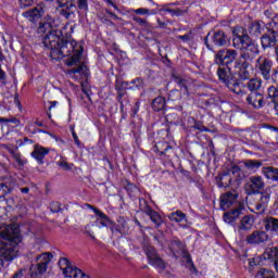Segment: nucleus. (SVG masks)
<instances>
[{
  "label": "nucleus",
  "instance_id": "f257e3e1",
  "mask_svg": "<svg viewBox=\"0 0 278 278\" xmlns=\"http://www.w3.org/2000/svg\"><path fill=\"white\" fill-rule=\"evenodd\" d=\"M232 47L239 49L240 53L238 55V50L235 49H220L214 55V62L217 66L229 68L235 62V68L238 71V76L241 81H247L251 79V72L249 68L253 67V62L255 58L260 55V48L243 27L237 26L233 29Z\"/></svg>",
  "mask_w": 278,
  "mask_h": 278
},
{
  "label": "nucleus",
  "instance_id": "f03ea898",
  "mask_svg": "<svg viewBox=\"0 0 278 278\" xmlns=\"http://www.w3.org/2000/svg\"><path fill=\"white\" fill-rule=\"evenodd\" d=\"M47 18L49 22L39 23L38 27L40 34H45L48 27H50L49 33L43 38L45 47L51 50H59L61 54L66 53L67 48L75 50V47H77L75 39L64 40V33L62 31V28H58V25L53 26L55 21H53V17L50 15H48Z\"/></svg>",
  "mask_w": 278,
  "mask_h": 278
},
{
  "label": "nucleus",
  "instance_id": "7ed1b4c3",
  "mask_svg": "<svg viewBox=\"0 0 278 278\" xmlns=\"http://www.w3.org/2000/svg\"><path fill=\"white\" fill-rule=\"evenodd\" d=\"M4 242L0 239V268L5 266L4 262H12L16 257V244L21 242V229L15 224H11L2 231Z\"/></svg>",
  "mask_w": 278,
  "mask_h": 278
},
{
  "label": "nucleus",
  "instance_id": "20e7f679",
  "mask_svg": "<svg viewBox=\"0 0 278 278\" xmlns=\"http://www.w3.org/2000/svg\"><path fill=\"white\" fill-rule=\"evenodd\" d=\"M217 76L219 81H222V84H225L230 92L239 94V97H244V94H247V91L242 89V87H244V84L231 74V67L219 66L217 70Z\"/></svg>",
  "mask_w": 278,
  "mask_h": 278
},
{
  "label": "nucleus",
  "instance_id": "39448f33",
  "mask_svg": "<svg viewBox=\"0 0 278 278\" xmlns=\"http://www.w3.org/2000/svg\"><path fill=\"white\" fill-rule=\"evenodd\" d=\"M242 181V169L238 165H233L226 172H223L216 177L218 188H229L231 184L240 186Z\"/></svg>",
  "mask_w": 278,
  "mask_h": 278
},
{
  "label": "nucleus",
  "instance_id": "423d86ee",
  "mask_svg": "<svg viewBox=\"0 0 278 278\" xmlns=\"http://www.w3.org/2000/svg\"><path fill=\"white\" fill-rule=\"evenodd\" d=\"M53 260V253L43 252L36 256L37 264H33L29 267L30 278H42V275L47 273L49 268V264H51Z\"/></svg>",
  "mask_w": 278,
  "mask_h": 278
},
{
  "label": "nucleus",
  "instance_id": "0eeeda50",
  "mask_svg": "<svg viewBox=\"0 0 278 278\" xmlns=\"http://www.w3.org/2000/svg\"><path fill=\"white\" fill-rule=\"evenodd\" d=\"M255 71L265 81H270V73H273V60L261 55L255 61Z\"/></svg>",
  "mask_w": 278,
  "mask_h": 278
},
{
  "label": "nucleus",
  "instance_id": "6e6552de",
  "mask_svg": "<svg viewBox=\"0 0 278 278\" xmlns=\"http://www.w3.org/2000/svg\"><path fill=\"white\" fill-rule=\"evenodd\" d=\"M266 184L262 176H251L244 185L245 194L253 197V194H261Z\"/></svg>",
  "mask_w": 278,
  "mask_h": 278
},
{
  "label": "nucleus",
  "instance_id": "1a4fd4ad",
  "mask_svg": "<svg viewBox=\"0 0 278 278\" xmlns=\"http://www.w3.org/2000/svg\"><path fill=\"white\" fill-rule=\"evenodd\" d=\"M56 10H59V14L66 18V21H68V18H71V16H73V14H75V11L77 10V5L73 1L56 0Z\"/></svg>",
  "mask_w": 278,
  "mask_h": 278
},
{
  "label": "nucleus",
  "instance_id": "9d476101",
  "mask_svg": "<svg viewBox=\"0 0 278 278\" xmlns=\"http://www.w3.org/2000/svg\"><path fill=\"white\" fill-rule=\"evenodd\" d=\"M261 45L264 51H266V49H275L278 46L277 31L267 28V31L261 37Z\"/></svg>",
  "mask_w": 278,
  "mask_h": 278
},
{
  "label": "nucleus",
  "instance_id": "9b49d317",
  "mask_svg": "<svg viewBox=\"0 0 278 278\" xmlns=\"http://www.w3.org/2000/svg\"><path fill=\"white\" fill-rule=\"evenodd\" d=\"M269 238L270 237L268 236L267 231L254 230L245 237V242L247 244H252V245L266 244Z\"/></svg>",
  "mask_w": 278,
  "mask_h": 278
},
{
  "label": "nucleus",
  "instance_id": "f8f14e48",
  "mask_svg": "<svg viewBox=\"0 0 278 278\" xmlns=\"http://www.w3.org/2000/svg\"><path fill=\"white\" fill-rule=\"evenodd\" d=\"M273 194V190L270 187H267L264 192H262L261 199L254 205V214H264L268 207V202L270 201V195Z\"/></svg>",
  "mask_w": 278,
  "mask_h": 278
},
{
  "label": "nucleus",
  "instance_id": "ddd939ff",
  "mask_svg": "<svg viewBox=\"0 0 278 278\" xmlns=\"http://www.w3.org/2000/svg\"><path fill=\"white\" fill-rule=\"evenodd\" d=\"M248 105H251L253 110H262L266 105L264 93L262 92H250L245 98Z\"/></svg>",
  "mask_w": 278,
  "mask_h": 278
},
{
  "label": "nucleus",
  "instance_id": "4468645a",
  "mask_svg": "<svg viewBox=\"0 0 278 278\" xmlns=\"http://www.w3.org/2000/svg\"><path fill=\"white\" fill-rule=\"evenodd\" d=\"M71 53H74V54L65 61V64L66 66H77L84 53V50H81V46L75 47L74 50L71 48L65 49V52L63 53V55H71Z\"/></svg>",
  "mask_w": 278,
  "mask_h": 278
},
{
  "label": "nucleus",
  "instance_id": "2eb2a0df",
  "mask_svg": "<svg viewBox=\"0 0 278 278\" xmlns=\"http://www.w3.org/2000/svg\"><path fill=\"white\" fill-rule=\"evenodd\" d=\"M16 186V180L12 176H5L0 178V199H3L7 194H10Z\"/></svg>",
  "mask_w": 278,
  "mask_h": 278
},
{
  "label": "nucleus",
  "instance_id": "dca6fc26",
  "mask_svg": "<svg viewBox=\"0 0 278 278\" xmlns=\"http://www.w3.org/2000/svg\"><path fill=\"white\" fill-rule=\"evenodd\" d=\"M45 15V9L42 5H37L34 9L25 11L23 13L24 18H27L30 23H38Z\"/></svg>",
  "mask_w": 278,
  "mask_h": 278
},
{
  "label": "nucleus",
  "instance_id": "f3484780",
  "mask_svg": "<svg viewBox=\"0 0 278 278\" xmlns=\"http://www.w3.org/2000/svg\"><path fill=\"white\" fill-rule=\"evenodd\" d=\"M236 203H238V193L227 192L220 197V207L224 212L236 205Z\"/></svg>",
  "mask_w": 278,
  "mask_h": 278
},
{
  "label": "nucleus",
  "instance_id": "a211bd4d",
  "mask_svg": "<svg viewBox=\"0 0 278 278\" xmlns=\"http://www.w3.org/2000/svg\"><path fill=\"white\" fill-rule=\"evenodd\" d=\"M211 40L215 47H227L229 45V37L223 30L214 31Z\"/></svg>",
  "mask_w": 278,
  "mask_h": 278
},
{
  "label": "nucleus",
  "instance_id": "6ab92c4d",
  "mask_svg": "<svg viewBox=\"0 0 278 278\" xmlns=\"http://www.w3.org/2000/svg\"><path fill=\"white\" fill-rule=\"evenodd\" d=\"M265 231L271 233V236H278V218L267 216L263 219Z\"/></svg>",
  "mask_w": 278,
  "mask_h": 278
},
{
  "label": "nucleus",
  "instance_id": "aec40b11",
  "mask_svg": "<svg viewBox=\"0 0 278 278\" xmlns=\"http://www.w3.org/2000/svg\"><path fill=\"white\" fill-rule=\"evenodd\" d=\"M253 225H255L253 215H245L240 219L238 232L242 233V231H251V229H253Z\"/></svg>",
  "mask_w": 278,
  "mask_h": 278
},
{
  "label": "nucleus",
  "instance_id": "412c9836",
  "mask_svg": "<svg viewBox=\"0 0 278 278\" xmlns=\"http://www.w3.org/2000/svg\"><path fill=\"white\" fill-rule=\"evenodd\" d=\"M264 29H266V23L262 21H254L251 23L249 31L251 36H254L255 38H260V36L264 34Z\"/></svg>",
  "mask_w": 278,
  "mask_h": 278
},
{
  "label": "nucleus",
  "instance_id": "4be33fe9",
  "mask_svg": "<svg viewBox=\"0 0 278 278\" xmlns=\"http://www.w3.org/2000/svg\"><path fill=\"white\" fill-rule=\"evenodd\" d=\"M49 155V149L40 146H35L31 152V157H34L38 164H45V156Z\"/></svg>",
  "mask_w": 278,
  "mask_h": 278
},
{
  "label": "nucleus",
  "instance_id": "5701e85b",
  "mask_svg": "<svg viewBox=\"0 0 278 278\" xmlns=\"http://www.w3.org/2000/svg\"><path fill=\"white\" fill-rule=\"evenodd\" d=\"M240 214H242V210H240V207L230 210L229 212L224 213V222H226L228 225H233V223L240 218Z\"/></svg>",
  "mask_w": 278,
  "mask_h": 278
},
{
  "label": "nucleus",
  "instance_id": "b1692460",
  "mask_svg": "<svg viewBox=\"0 0 278 278\" xmlns=\"http://www.w3.org/2000/svg\"><path fill=\"white\" fill-rule=\"evenodd\" d=\"M263 84L264 81L262 78H251L245 85H243V88H248L250 92H260V90H262Z\"/></svg>",
  "mask_w": 278,
  "mask_h": 278
},
{
  "label": "nucleus",
  "instance_id": "393cba45",
  "mask_svg": "<svg viewBox=\"0 0 278 278\" xmlns=\"http://www.w3.org/2000/svg\"><path fill=\"white\" fill-rule=\"evenodd\" d=\"M122 86H126L128 90H144V79L141 77L132 79L129 81H123Z\"/></svg>",
  "mask_w": 278,
  "mask_h": 278
},
{
  "label": "nucleus",
  "instance_id": "a878e982",
  "mask_svg": "<svg viewBox=\"0 0 278 278\" xmlns=\"http://www.w3.org/2000/svg\"><path fill=\"white\" fill-rule=\"evenodd\" d=\"M263 258L270 260L271 262H274L275 268L277 270V266H278V247H273L269 250H267L266 252H264L263 253Z\"/></svg>",
  "mask_w": 278,
  "mask_h": 278
},
{
  "label": "nucleus",
  "instance_id": "bb28decb",
  "mask_svg": "<svg viewBox=\"0 0 278 278\" xmlns=\"http://www.w3.org/2000/svg\"><path fill=\"white\" fill-rule=\"evenodd\" d=\"M2 149H5L7 151H9L10 155H12L13 160L16 162V164H18L20 166H25V164H27L26 160H23L21 153L14 151V149L10 148V146L8 144H3Z\"/></svg>",
  "mask_w": 278,
  "mask_h": 278
},
{
  "label": "nucleus",
  "instance_id": "cd10ccee",
  "mask_svg": "<svg viewBox=\"0 0 278 278\" xmlns=\"http://www.w3.org/2000/svg\"><path fill=\"white\" fill-rule=\"evenodd\" d=\"M166 109V98L165 97H156L152 101V110L154 112H163Z\"/></svg>",
  "mask_w": 278,
  "mask_h": 278
},
{
  "label": "nucleus",
  "instance_id": "c85d7f7f",
  "mask_svg": "<svg viewBox=\"0 0 278 278\" xmlns=\"http://www.w3.org/2000/svg\"><path fill=\"white\" fill-rule=\"evenodd\" d=\"M146 214L150 217L152 223H154L157 227L162 225V217L160 216L159 212L153 211V208L147 206Z\"/></svg>",
  "mask_w": 278,
  "mask_h": 278
},
{
  "label": "nucleus",
  "instance_id": "c756f323",
  "mask_svg": "<svg viewBox=\"0 0 278 278\" xmlns=\"http://www.w3.org/2000/svg\"><path fill=\"white\" fill-rule=\"evenodd\" d=\"M243 164L245 168H248V170H251L252 173H257V170H260V168H262L263 166L262 161H257V160H248V161H244Z\"/></svg>",
  "mask_w": 278,
  "mask_h": 278
},
{
  "label": "nucleus",
  "instance_id": "7c9ffc66",
  "mask_svg": "<svg viewBox=\"0 0 278 278\" xmlns=\"http://www.w3.org/2000/svg\"><path fill=\"white\" fill-rule=\"evenodd\" d=\"M263 175L271 181H278V168L275 167H263Z\"/></svg>",
  "mask_w": 278,
  "mask_h": 278
},
{
  "label": "nucleus",
  "instance_id": "2f4dec72",
  "mask_svg": "<svg viewBox=\"0 0 278 278\" xmlns=\"http://www.w3.org/2000/svg\"><path fill=\"white\" fill-rule=\"evenodd\" d=\"M173 79L175 81V84H177L180 88V90H182L185 92V94H188V80H186L185 78H181V76H177V75H173Z\"/></svg>",
  "mask_w": 278,
  "mask_h": 278
},
{
  "label": "nucleus",
  "instance_id": "473e14b6",
  "mask_svg": "<svg viewBox=\"0 0 278 278\" xmlns=\"http://www.w3.org/2000/svg\"><path fill=\"white\" fill-rule=\"evenodd\" d=\"M169 220L174 223H182L186 219V214L181 211L173 212L168 215Z\"/></svg>",
  "mask_w": 278,
  "mask_h": 278
},
{
  "label": "nucleus",
  "instance_id": "72a5a7b5",
  "mask_svg": "<svg viewBox=\"0 0 278 278\" xmlns=\"http://www.w3.org/2000/svg\"><path fill=\"white\" fill-rule=\"evenodd\" d=\"M124 188L128 192L129 197H136V194H138V192H140V189H138V187H136V185H134L127 180L124 182Z\"/></svg>",
  "mask_w": 278,
  "mask_h": 278
},
{
  "label": "nucleus",
  "instance_id": "f704fd0d",
  "mask_svg": "<svg viewBox=\"0 0 278 278\" xmlns=\"http://www.w3.org/2000/svg\"><path fill=\"white\" fill-rule=\"evenodd\" d=\"M267 94H268L269 99H271L274 105H275V103H278V86L268 87Z\"/></svg>",
  "mask_w": 278,
  "mask_h": 278
},
{
  "label": "nucleus",
  "instance_id": "c9c22d12",
  "mask_svg": "<svg viewBox=\"0 0 278 278\" xmlns=\"http://www.w3.org/2000/svg\"><path fill=\"white\" fill-rule=\"evenodd\" d=\"M257 278H275V271L266 268H262L256 274Z\"/></svg>",
  "mask_w": 278,
  "mask_h": 278
},
{
  "label": "nucleus",
  "instance_id": "e433bc0d",
  "mask_svg": "<svg viewBox=\"0 0 278 278\" xmlns=\"http://www.w3.org/2000/svg\"><path fill=\"white\" fill-rule=\"evenodd\" d=\"M86 75V65L84 63H79L77 67L68 70V75Z\"/></svg>",
  "mask_w": 278,
  "mask_h": 278
},
{
  "label": "nucleus",
  "instance_id": "4c0bfd02",
  "mask_svg": "<svg viewBox=\"0 0 278 278\" xmlns=\"http://www.w3.org/2000/svg\"><path fill=\"white\" fill-rule=\"evenodd\" d=\"M146 255H147L149 262L151 263L160 254H157V251L155 250V248L149 245V247L146 248Z\"/></svg>",
  "mask_w": 278,
  "mask_h": 278
},
{
  "label": "nucleus",
  "instance_id": "58836bf2",
  "mask_svg": "<svg viewBox=\"0 0 278 278\" xmlns=\"http://www.w3.org/2000/svg\"><path fill=\"white\" fill-rule=\"evenodd\" d=\"M150 264L152 266H155L156 268H160L161 270H164V268H166V263H164V260H162L160 255L153 258L152 261H150Z\"/></svg>",
  "mask_w": 278,
  "mask_h": 278
},
{
  "label": "nucleus",
  "instance_id": "ea45409f",
  "mask_svg": "<svg viewBox=\"0 0 278 278\" xmlns=\"http://www.w3.org/2000/svg\"><path fill=\"white\" fill-rule=\"evenodd\" d=\"M117 226L122 229L123 233H127L129 231V225H127L125 217L117 218Z\"/></svg>",
  "mask_w": 278,
  "mask_h": 278
},
{
  "label": "nucleus",
  "instance_id": "a19ab883",
  "mask_svg": "<svg viewBox=\"0 0 278 278\" xmlns=\"http://www.w3.org/2000/svg\"><path fill=\"white\" fill-rule=\"evenodd\" d=\"M88 207L94 212L96 216L100 217V220H108V218H109L108 215L102 213L101 210H99L90 204H88Z\"/></svg>",
  "mask_w": 278,
  "mask_h": 278
},
{
  "label": "nucleus",
  "instance_id": "79ce46f5",
  "mask_svg": "<svg viewBox=\"0 0 278 278\" xmlns=\"http://www.w3.org/2000/svg\"><path fill=\"white\" fill-rule=\"evenodd\" d=\"M0 123H13L15 127H18V125H21V121L16 117H10V118L0 117Z\"/></svg>",
  "mask_w": 278,
  "mask_h": 278
},
{
  "label": "nucleus",
  "instance_id": "37998d69",
  "mask_svg": "<svg viewBox=\"0 0 278 278\" xmlns=\"http://www.w3.org/2000/svg\"><path fill=\"white\" fill-rule=\"evenodd\" d=\"M77 8L80 12H88V0H77Z\"/></svg>",
  "mask_w": 278,
  "mask_h": 278
},
{
  "label": "nucleus",
  "instance_id": "c03bdc74",
  "mask_svg": "<svg viewBox=\"0 0 278 278\" xmlns=\"http://www.w3.org/2000/svg\"><path fill=\"white\" fill-rule=\"evenodd\" d=\"M50 211L53 214H58V212H62V204H60V202H51L50 203Z\"/></svg>",
  "mask_w": 278,
  "mask_h": 278
},
{
  "label": "nucleus",
  "instance_id": "a18cd8bd",
  "mask_svg": "<svg viewBox=\"0 0 278 278\" xmlns=\"http://www.w3.org/2000/svg\"><path fill=\"white\" fill-rule=\"evenodd\" d=\"M132 21H135V23H138V25H140L141 27H147V25H149V22H147V20L139 17L138 15H134Z\"/></svg>",
  "mask_w": 278,
  "mask_h": 278
},
{
  "label": "nucleus",
  "instance_id": "49530a36",
  "mask_svg": "<svg viewBox=\"0 0 278 278\" xmlns=\"http://www.w3.org/2000/svg\"><path fill=\"white\" fill-rule=\"evenodd\" d=\"M56 164L63 170H73V164H68L66 161H59Z\"/></svg>",
  "mask_w": 278,
  "mask_h": 278
},
{
  "label": "nucleus",
  "instance_id": "de8ad7c7",
  "mask_svg": "<svg viewBox=\"0 0 278 278\" xmlns=\"http://www.w3.org/2000/svg\"><path fill=\"white\" fill-rule=\"evenodd\" d=\"M20 8L25 10V8H31L34 5V0H18Z\"/></svg>",
  "mask_w": 278,
  "mask_h": 278
},
{
  "label": "nucleus",
  "instance_id": "09e8293b",
  "mask_svg": "<svg viewBox=\"0 0 278 278\" xmlns=\"http://www.w3.org/2000/svg\"><path fill=\"white\" fill-rule=\"evenodd\" d=\"M193 129H198V131H210V128L205 127L201 122H194Z\"/></svg>",
  "mask_w": 278,
  "mask_h": 278
},
{
  "label": "nucleus",
  "instance_id": "8fccbe9b",
  "mask_svg": "<svg viewBox=\"0 0 278 278\" xmlns=\"http://www.w3.org/2000/svg\"><path fill=\"white\" fill-rule=\"evenodd\" d=\"M166 12L172 14V16H181L184 14V11L180 9H167Z\"/></svg>",
  "mask_w": 278,
  "mask_h": 278
},
{
  "label": "nucleus",
  "instance_id": "3c124183",
  "mask_svg": "<svg viewBox=\"0 0 278 278\" xmlns=\"http://www.w3.org/2000/svg\"><path fill=\"white\" fill-rule=\"evenodd\" d=\"M135 14H140L141 16H144L149 14V9H144V8L136 9Z\"/></svg>",
  "mask_w": 278,
  "mask_h": 278
},
{
  "label": "nucleus",
  "instance_id": "603ef678",
  "mask_svg": "<svg viewBox=\"0 0 278 278\" xmlns=\"http://www.w3.org/2000/svg\"><path fill=\"white\" fill-rule=\"evenodd\" d=\"M111 231L112 233H121L122 236L125 235V232H123V229L118 226H111Z\"/></svg>",
  "mask_w": 278,
  "mask_h": 278
},
{
  "label": "nucleus",
  "instance_id": "864d4df0",
  "mask_svg": "<svg viewBox=\"0 0 278 278\" xmlns=\"http://www.w3.org/2000/svg\"><path fill=\"white\" fill-rule=\"evenodd\" d=\"M159 147H165L164 150H161V155H165L166 151H168V149H172L167 142L160 143Z\"/></svg>",
  "mask_w": 278,
  "mask_h": 278
},
{
  "label": "nucleus",
  "instance_id": "5fc2aeb1",
  "mask_svg": "<svg viewBox=\"0 0 278 278\" xmlns=\"http://www.w3.org/2000/svg\"><path fill=\"white\" fill-rule=\"evenodd\" d=\"M101 227H110L112 225V220H110V217H108V220L100 219Z\"/></svg>",
  "mask_w": 278,
  "mask_h": 278
},
{
  "label": "nucleus",
  "instance_id": "6e6d98bb",
  "mask_svg": "<svg viewBox=\"0 0 278 278\" xmlns=\"http://www.w3.org/2000/svg\"><path fill=\"white\" fill-rule=\"evenodd\" d=\"M190 36H191V34L188 33V34H186V35H180V36H178V39H179V40H182V42H188V41L190 40Z\"/></svg>",
  "mask_w": 278,
  "mask_h": 278
},
{
  "label": "nucleus",
  "instance_id": "4d7b16f0",
  "mask_svg": "<svg viewBox=\"0 0 278 278\" xmlns=\"http://www.w3.org/2000/svg\"><path fill=\"white\" fill-rule=\"evenodd\" d=\"M75 144L79 147L81 144V141H79V137H77V132L73 131L72 134Z\"/></svg>",
  "mask_w": 278,
  "mask_h": 278
},
{
  "label": "nucleus",
  "instance_id": "13d9d810",
  "mask_svg": "<svg viewBox=\"0 0 278 278\" xmlns=\"http://www.w3.org/2000/svg\"><path fill=\"white\" fill-rule=\"evenodd\" d=\"M173 245L178 247V249H184V243L179 240H174Z\"/></svg>",
  "mask_w": 278,
  "mask_h": 278
},
{
  "label": "nucleus",
  "instance_id": "bf43d9fd",
  "mask_svg": "<svg viewBox=\"0 0 278 278\" xmlns=\"http://www.w3.org/2000/svg\"><path fill=\"white\" fill-rule=\"evenodd\" d=\"M103 1H105V3H108L109 5H112L114 10H118V5H116V3H114L112 0H103Z\"/></svg>",
  "mask_w": 278,
  "mask_h": 278
},
{
  "label": "nucleus",
  "instance_id": "052dcab7",
  "mask_svg": "<svg viewBox=\"0 0 278 278\" xmlns=\"http://www.w3.org/2000/svg\"><path fill=\"white\" fill-rule=\"evenodd\" d=\"M12 278H23V269H20L18 271H16Z\"/></svg>",
  "mask_w": 278,
  "mask_h": 278
},
{
  "label": "nucleus",
  "instance_id": "680f3d73",
  "mask_svg": "<svg viewBox=\"0 0 278 278\" xmlns=\"http://www.w3.org/2000/svg\"><path fill=\"white\" fill-rule=\"evenodd\" d=\"M208 38H210V34H207V36L204 38V45H205L206 48H208L210 50H212V47L210 46Z\"/></svg>",
  "mask_w": 278,
  "mask_h": 278
},
{
  "label": "nucleus",
  "instance_id": "e2e57ef3",
  "mask_svg": "<svg viewBox=\"0 0 278 278\" xmlns=\"http://www.w3.org/2000/svg\"><path fill=\"white\" fill-rule=\"evenodd\" d=\"M125 97V92H118L117 94V101L118 103H123V98Z\"/></svg>",
  "mask_w": 278,
  "mask_h": 278
},
{
  "label": "nucleus",
  "instance_id": "0e129e2a",
  "mask_svg": "<svg viewBox=\"0 0 278 278\" xmlns=\"http://www.w3.org/2000/svg\"><path fill=\"white\" fill-rule=\"evenodd\" d=\"M106 13L112 16V18H114V21H118V15H116L114 12L112 11H106Z\"/></svg>",
  "mask_w": 278,
  "mask_h": 278
},
{
  "label": "nucleus",
  "instance_id": "69168bd1",
  "mask_svg": "<svg viewBox=\"0 0 278 278\" xmlns=\"http://www.w3.org/2000/svg\"><path fill=\"white\" fill-rule=\"evenodd\" d=\"M3 79H5V72H3L0 66V81H3Z\"/></svg>",
  "mask_w": 278,
  "mask_h": 278
},
{
  "label": "nucleus",
  "instance_id": "338daca9",
  "mask_svg": "<svg viewBox=\"0 0 278 278\" xmlns=\"http://www.w3.org/2000/svg\"><path fill=\"white\" fill-rule=\"evenodd\" d=\"M20 190L23 194H28L29 193V187H24V188H21Z\"/></svg>",
  "mask_w": 278,
  "mask_h": 278
},
{
  "label": "nucleus",
  "instance_id": "774afa93",
  "mask_svg": "<svg viewBox=\"0 0 278 278\" xmlns=\"http://www.w3.org/2000/svg\"><path fill=\"white\" fill-rule=\"evenodd\" d=\"M55 105H58V101L50 102L49 110H53V108H55Z\"/></svg>",
  "mask_w": 278,
  "mask_h": 278
}]
</instances>
